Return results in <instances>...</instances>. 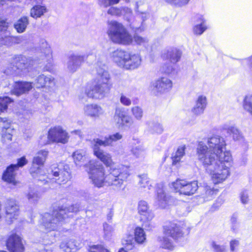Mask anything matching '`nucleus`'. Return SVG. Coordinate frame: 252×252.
<instances>
[{
	"label": "nucleus",
	"mask_w": 252,
	"mask_h": 252,
	"mask_svg": "<svg viewBox=\"0 0 252 252\" xmlns=\"http://www.w3.org/2000/svg\"><path fill=\"white\" fill-rule=\"evenodd\" d=\"M123 135L119 132L105 137L104 140L94 138L92 141L94 155L101 161L104 164L109 167L107 174L105 173V168L101 164H96L94 161H90L87 172L89 179L92 184L100 188L105 186H111L116 189H120L124 183L130 175L129 169L123 165L114 166V162L111 155L100 149V146H112L113 143L121 139Z\"/></svg>",
	"instance_id": "nucleus-1"
},
{
	"label": "nucleus",
	"mask_w": 252,
	"mask_h": 252,
	"mask_svg": "<svg viewBox=\"0 0 252 252\" xmlns=\"http://www.w3.org/2000/svg\"><path fill=\"white\" fill-rule=\"evenodd\" d=\"M123 135L119 132L105 137L104 140L94 138L92 141L94 155L101 161L104 164L109 167L107 174L105 173V168L101 164H96L94 161H90L87 172L89 179L92 184L100 188L105 186H111L116 189H120L124 183L130 175L129 169L123 165L114 166V162L111 155L100 149V146H112L113 143L121 139Z\"/></svg>",
	"instance_id": "nucleus-2"
},
{
	"label": "nucleus",
	"mask_w": 252,
	"mask_h": 252,
	"mask_svg": "<svg viewBox=\"0 0 252 252\" xmlns=\"http://www.w3.org/2000/svg\"><path fill=\"white\" fill-rule=\"evenodd\" d=\"M207 145L199 142L196 148L198 160L209 173L213 182H224L230 175L232 158L229 152L224 151L226 142L223 137L213 135L207 139Z\"/></svg>",
	"instance_id": "nucleus-3"
},
{
	"label": "nucleus",
	"mask_w": 252,
	"mask_h": 252,
	"mask_svg": "<svg viewBox=\"0 0 252 252\" xmlns=\"http://www.w3.org/2000/svg\"><path fill=\"white\" fill-rule=\"evenodd\" d=\"M106 57L102 55L97 59L95 69L99 78L85 90L88 97L101 99L109 92L112 84L109 81L110 75L106 70Z\"/></svg>",
	"instance_id": "nucleus-4"
},
{
	"label": "nucleus",
	"mask_w": 252,
	"mask_h": 252,
	"mask_svg": "<svg viewBox=\"0 0 252 252\" xmlns=\"http://www.w3.org/2000/svg\"><path fill=\"white\" fill-rule=\"evenodd\" d=\"M80 206L75 204L68 207L62 206L58 210L54 211L52 214L45 213L42 217V226L48 231L56 230L62 222L73 216L72 213L80 210Z\"/></svg>",
	"instance_id": "nucleus-5"
},
{
	"label": "nucleus",
	"mask_w": 252,
	"mask_h": 252,
	"mask_svg": "<svg viewBox=\"0 0 252 252\" xmlns=\"http://www.w3.org/2000/svg\"><path fill=\"white\" fill-rule=\"evenodd\" d=\"M47 171V174L40 176L38 181L44 184H49L50 188L54 183L64 184L70 178L69 166L63 163L52 164Z\"/></svg>",
	"instance_id": "nucleus-6"
},
{
	"label": "nucleus",
	"mask_w": 252,
	"mask_h": 252,
	"mask_svg": "<svg viewBox=\"0 0 252 252\" xmlns=\"http://www.w3.org/2000/svg\"><path fill=\"white\" fill-rule=\"evenodd\" d=\"M107 33L114 43L129 45L132 42V36L122 24L116 21H108Z\"/></svg>",
	"instance_id": "nucleus-7"
},
{
	"label": "nucleus",
	"mask_w": 252,
	"mask_h": 252,
	"mask_svg": "<svg viewBox=\"0 0 252 252\" xmlns=\"http://www.w3.org/2000/svg\"><path fill=\"white\" fill-rule=\"evenodd\" d=\"M33 61L23 55L15 56L4 70L7 75H17L28 72L32 65Z\"/></svg>",
	"instance_id": "nucleus-8"
},
{
	"label": "nucleus",
	"mask_w": 252,
	"mask_h": 252,
	"mask_svg": "<svg viewBox=\"0 0 252 252\" xmlns=\"http://www.w3.org/2000/svg\"><path fill=\"white\" fill-rule=\"evenodd\" d=\"M165 236L163 238L161 242V247L166 249L172 250L174 245L171 239L168 238L170 236L174 240H178L181 238L183 233L179 226L175 223H171L164 227Z\"/></svg>",
	"instance_id": "nucleus-9"
},
{
	"label": "nucleus",
	"mask_w": 252,
	"mask_h": 252,
	"mask_svg": "<svg viewBox=\"0 0 252 252\" xmlns=\"http://www.w3.org/2000/svg\"><path fill=\"white\" fill-rule=\"evenodd\" d=\"M171 188L180 194L190 196L194 194L198 188L196 181L189 182L185 180L177 179L171 183Z\"/></svg>",
	"instance_id": "nucleus-10"
},
{
	"label": "nucleus",
	"mask_w": 252,
	"mask_h": 252,
	"mask_svg": "<svg viewBox=\"0 0 252 252\" xmlns=\"http://www.w3.org/2000/svg\"><path fill=\"white\" fill-rule=\"evenodd\" d=\"M172 87V81L167 77H160L151 82L149 90L157 96L168 92Z\"/></svg>",
	"instance_id": "nucleus-11"
},
{
	"label": "nucleus",
	"mask_w": 252,
	"mask_h": 252,
	"mask_svg": "<svg viewBox=\"0 0 252 252\" xmlns=\"http://www.w3.org/2000/svg\"><path fill=\"white\" fill-rule=\"evenodd\" d=\"M138 212L140 215V220L142 226L147 230L153 227L152 220L154 217L153 212L150 210L148 203L144 200H140L138 204Z\"/></svg>",
	"instance_id": "nucleus-12"
},
{
	"label": "nucleus",
	"mask_w": 252,
	"mask_h": 252,
	"mask_svg": "<svg viewBox=\"0 0 252 252\" xmlns=\"http://www.w3.org/2000/svg\"><path fill=\"white\" fill-rule=\"evenodd\" d=\"M48 155V151L46 150H41L37 152L36 156L33 158L32 166L30 171L33 178H37L38 180L41 176H44L40 168L42 166Z\"/></svg>",
	"instance_id": "nucleus-13"
},
{
	"label": "nucleus",
	"mask_w": 252,
	"mask_h": 252,
	"mask_svg": "<svg viewBox=\"0 0 252 252\" xmlns=\"http://www.w3.org/2000/svg\"><path fill=\"white\" fill-rule=\"evenodd\" d=\"M47 138L52 142L65 144L68 141L69 135L62 126H58L49 129Z\"/></svg>",
	"instance_id": "nucleus-14"
},
{
	"label": "nucleus",
	"mask_w": 252,
	"mask_h": 252,
	"mask_svg": "<svg viewBox=\"0 0 252 252\" xmlns=\"http://www.w3.org/2000/svg\"><path fill=\"white\" fill-rule=\"evenodd\" d=\"M135 13V17H133L130 21L128 22L129 26L135 32H143L146 28L145 22L149 17V14H145V15H144V14L138 13V12Z\"/></svg>",
	"instance_id": "nucleus-15"
},
{
	"label": "nucleus",
	"mask_w": 252,
	"mask_h": 252,
	"mask_svg": "<svg viewBox=\"0 0 252 252\" xmlns=\"http://www.w3.org/2000/svg\"><path fill=\"white\" fill-rule=\"evenodd\" d=\"M37 54L42 62L50 63L52 58L50 46L45 39H40L37 46Z\"/></svg>",
	"instance_id": "nucleus-16"
},
{
	"label": "nucleus",
	"mask_w": 252,
	"mask_h": 252,
	"mask_svg": "<svg viewBox=\"0 0 252 252\" xmlns=\"http://www.w3.org/2000/svg\"><path fill=\"white\" fill-rule=\"evenodd\" d=\"M6 220L8 223H11L19 214V207L17 202L14 199L7 201L5 207Z\"/></svg>",
	"instance_id": "nucleus-17"
},
{
	"label": "nucleus",
	"mask_w": 252,
	"mask_h": 252,
	"mask_svg": "<svg viewBox=\"0 0 252 252\" xmlns=\"http://www.w3.org/2000/svg\"><path fill=\"white\" fill-rule=\"evenodd\" d=\"M13 129L10 126V123L6 118H0V134L2 141H10L12 140Z\"/></svg>",
	"instance_id": "nucleus-18"
},
{
	"label": "nucleus",
	"mask_w": 252,
	"mask_h": 252,
	"mask_svg": "<svg viewBox=\"0 0 252 252\" xmlns=\"http://www.w3.org/2000/svg\"><path fill=\"white\" fill-rule=\"evenodd\" d=\"M7 247L11 252H24V247L21 238L16 234H12L8 238Z\"/></svg>",
	"instance_id": "nucleus-19"
},
{
	"label": "nucleus",
	"mask_w": 252,
	"mask_h": 252,
	"mask_svg": "<svg viewBox=\"0 0 252 252\" xmlns=\"http://www.w3.org/2000/svg\"><path fill=\"white\" fill-rule=\"evenodd\" d=\"M128 51L117 49L110 54V58L118 66L124 68L128 57Z\"/></svg>",
	"instance_id": "nucleus-20"
},
{
	"label": "nucleus",
	"mask_w": 252,
	"mask_h": 252,
	"mask_svg": "<svg viewBox=\"0 0 252 252\" xmlns=\"http://www.w3.org/2000/svg\"><path fill=\"white\" fill-rule=\"evenodd\" d=\"M114 121L119 126H128L132 123L131 118L125 114L124 109L120 108L115 110Z\"/></svg>",
	"instance_id": "nucleus-21"
},
{
	"label": "nucleus",
	"mask_w": 252,
	"mask_h": 252,
	"mask_svg": "<svg viewBox=\"0 0 252 252\" xmlns=\"http://www.w3.org/2000/svg\"><path fill=\"white\" fill-rule=\"evenodd\" d=\"M141 57L139 54L129 52L124 68L126 70L137 69L141 65Z\"/></svg>",
	"instance_id": "nucleus-22"
},
{
	"label": "nucleus",
	"mask_w": 252,
	"mask_h": 252,
	"mask_svg": "<svg viewBox=\"0 0 252 252\" xmlns=\"http://www.w3.org/2000/svg\"><path fill=\"white\" fill-rule=\"evenodd\" d=\"M83 110L86 116L94 119L98 118L104 113L102 107L96 104L86 105Z\"/></svg>",
	"instance_id": "nucleus-23"
},
{
	"label": "nucleus",
	"mask_w": 252,
	"mask_h": 252,
	"mask_svg": "<svg viewBox=\"0 0 252 252\" xmlns=\"http://www.w3.org/2000/svg\"><path fill=\"white\" fill-rule=\"evenodd\" d=\"M221 130L226 131L228 134L232 135L235 141H239L243 139V136L239 129L231 122H227L221 126Z\"/></svg>",
	"instance_id": "nucleus-24"
},
{
	"label": "nucleus",
	"mask_w": 252,
	"mask_h": 252,
	"mask_svg": "<svg viewBox=\"0 0 252 252\" xmlns=\"http://www.w3.org/2000/svg\"><path fill=\"white\" fill-rule=\"evenodd\" d=\"M86 56L83 55L73 54L69 58L67 68L71 72H75L84 62Z\"/></svg>",
	"instance_id": "nucleus-25"
},
{
	"label": "nucleus",
	"mask_w": 252,
	"mask_h": 252,
	"mask_svg": "<svg viewBox=\"0 0 252 252\" xmlns=\"http://www.w3.org/2000/svg\"><path fill=\"white\" fill-rule=\"evenodd\" d=\"M140 141L138 139L133 138L130 142L131 152L132 155L136 158H144L146 155V150L142 145L139 144Z\"/></svg>",
	"instance_id": "nucleus-26"
},
{
	"label": "nucleus",
	"mask_w": 252,
	"mask_h": 252,
	"mask_svg": "<svg viewBox=\"0 0 252 252\" xmlns=\"http://www.w3.org/2000/svg\"><path fill=\"white\" fill-rule=\"evenodd\" d=\"M207 104L206 97L203 95H199L195 101V105L191 109L192 113L196 116L203 114Z\"/></svg>",
	"instance_id": "nucleus-27"
},
{
	"label": "nucleus",
	"mask_w": 252,
	"mask_h": 252,
	"mask_svg": "<svg viewBox=\"0 0 252 252\" xmlns=\"http://www.w3.org/2000/svg\"><path fill=\"white\" fill-rule=\"evenodd\" d=\"M25 40L23 36H10V32H6L4 36H1L0 38V45L10 46L13 43L20 44Z\"/></svg>",
	"instance_id": "nucleus-28"
},
{
	"label": "nucleus",
	"mask_w": 252,
	"mask_h": 252,
	"mask_svg": "<svg viewBox=\"0 0 252 252\" xmlns=\"http://www.w3.org/2000/svg\"><path fill=\"white\" fill-rule=\"evenodd\" d=\"M54 79L50 76H47L43 74L39 75L35 80L33 83L37 88L45 87H50L54 85Z\"/></svg>",
	"instance_id": "nucleus-29"
},
{
	"label": "nucleus",
	"mask_w": 252,
	"mask_h": 252,
	"mask_svg": "<svg viewBox=\"0 0 252 252\" xmlns=\"http://www.w3.org/2000/svg\"><path fill=\"white\" fill-rule=\"evenodd\" d=\"M14 167L15 166L12 164L8 166L3 173L2 179L8 183L16 185L18 182L15 180V176L17 170Z\"/></svg>",
	"instance_id": "nucleus-30"
},
{
	"label": "nucleus",
	"mask_w": 252,
	"mask_h": 252,
	"mask_svg": "<svg viewBox=\"0 0 252 252\" xmlns=\"http://www.w3.org/2000/svg\"><path fill=\"white\" fill-rule=\"evenodd\" d=\"M32 84L31 82H16L12 91V93L17 96H19L21 94L29 92L32 88Z\"/></svg>",
	"instance_id": "nucleus-31"
},
{
	"label": "nucleus",
	"mask_w": 252,
	"mask_h": 252,
	"mask_svg": "<svg viewBox=\"0 0 252 252\" xmlns=\"http://www.w3.org/2000/svg\"><path fill=\"white\" fill-rule=\"evenodd\" d=\"M29 25V17L22 16L14 24V27L17 32L20 33L25 32L28 26Z\"/></svg>",
	"instance_id": "nucleus-32"
},
{
	"label": "nucleus",
	"mask_w": 252,
	"mask_h": 252,
	"mask_svg": "<svg viewBox=\"0 0 252 252\" xmlns=\"http://www.w3.org/2000/svg\"><path fill=\"white\" fill-rule=\"evenodd\" d=\"M156 205L160 208H165L168 204V197L163 189H159L157 190V196L156 201Z\"/></svg>",
	"instance_id": "nucleus-33"
},
{
	"label": "nucleus",
	"mask_w": 252,
	"mask_h": 252,
	"mask_svg": "<svg viewBox=\"0 0 252 252\" xmlns=\"http://www.w3.org/2000/svg\"><path fill=\"white\" fill-rule=\"evenodd\" d=\"M182 56V52L177 48H172L168 50L166 55V58L172 64L178 62Z\"/></svg>",
	"instance_id": "nucleus-34"
},
{
	"label": "nucleus",
	"mask_w": 252,
	"mask_h": 252,
	"mask_svg": "<svg viewBox=\"0 0 252 252\" xmlns=\"http://www.w3.org/2000/svg\"><path fill=\"white\" fill-rule=\"evenodd\" d=\"M147 124L148 131L152 134H160L164 130L162 125L157 121H149Z\"/></svg>",
	"instance_id": "nucleus-35"
},
{
	"label": "nucleus",
	"mask_w": 252,
	"mask_h": 252,
	"mask_svg": "<svg viewBox=\"0 0 252 252\" xmlns=\"http://www.w3.org/2000/svg\"><path fill=\"white\" fill-rule=\"evenodd\" d=\"M47 12V9L45 5L36 4L31 9L30 16L34 19H37L41 17Z\"/></svg>",
	"instance_id": "nucleus-36"
},
{
	"label": "nucleus",
	"mask_w": 252,
	"mask_h": 252,
	"mask_svg": "<svg viewBox=\"0 0 252 252\" xmlns=\"http://www.w3.org/2000/svg\"><path fill=\"white\" fill-rule=\"evenodd\" d=\"M72 157L75 164L81 166L86 160L87 154L84 150H78L73 153Z\"/></svg>",
	"instance_id": "nucleus-37"
},
{
	"label": "nucleus",
	"mask_w": 252,
	"mask_h": 252,
	"mask_svg": "<svg viewBox=\"0 0 252 252\" xmlns=\"http://www.w3.org/2000/svg\"><path fill=\"white\" fill-rule=\"evenodd\" d=\"M186 147L185 145L178 147L177 151L173 153L172 156V164L176 165L181 161V159L185 155V149Z\"/></svg>",
	"instance_id": "nucleus-38"
},
{
	"label": "nucleus",
	"mask_w": 252,
	"mask_h": 252,
	"mask_svg": "<svg viewBox=\"0 0 252 252\" xmlns=\"http://www.w3.org/2000/svg\"><path fill=\"white\" fill-rule=\"evenodd\" d=\"M198 24L194 26L193 31L194 34L196 35H201L207 29L204 22V20L202 16H198Z\"/></svg>",
	"instance_id": "nucleus-39"
},
{
	"label": "nucleus",
	"mask_w": 252,
	"mask_h": 252,
	"mask_svg": "<svg viewBox=\"0 0 252 252\" xmlns=\"http://www.w3.org/2000/svg\"><path fill=\"white\" fill-rule=\"evenodd\" d=\"M77 247L76 242L73 239L63 241L60 245V248L65 252H71L72 250L75 249Z\"/></svg>",
	"instance_id": "nucleus-40"
},
{
	"label": "nucleus",
	"mask_w": 252,
	"mask_h": 252,
	"mask_svg": "<svg viewBox=\"0 0 252 252\" xmlns=\"http://www.w3.org/2000/svg\"><path fill=\"white\" fill-rule=\"evenodd\" d=\"M135 241L138 244H142L146 240V235L143 228L137 227L134 230Z\"/></svg>",
	"instance_id": "nucleus-41"
},
{
	"label": "nucleus",
	"mask_w": 252,
	"mask_h": 252,
	"mask_svg": "<svg viewBox=\"0 0 252 252\" xmlns=\"http://www.w3.org/2000/svg\"><path fill=\"white\" fill-rule=\"evenodd\" d=\"M205 193L203 194V197L206 201L212 199L213 196L217 194L218 190L215 189L211 186H206L204 187Z\"/></svg>",
	"instance_id": "nucleus-42"
},
{
	"label": "nucleus",
	"mask_w": 252,
	"mask_h": 252,
	"mask_svg": "<svg viewBox=\"0 0 252 252\" xmlns=\"http://www.w3.org/2000/svg\"><path fill=\"white\" fill-rule=\"evenodd\" d=\"M134 241L132 236H127V238L124 240L123 244L125 245V248L121 249L118 252H127L134 247Z\"/></svg>",
	"instance_id": "nucleus-43"
},
{
	"label": "nucleus",
	"mask_w": 252,
	"mask_h": 252,
	"mask_svg": "<svg viewBox=\"0 0 252 252\" xmlns=\"http://www.w3.org/2000/svg\"><path fill=\"white\" fill-rule=\"evenodd\" d=\"M244 109L252 116V95H246L243 101Z\"/></svg>",
	"instance_id": "nucleus-44"
},
{
	"label": "nucleus",
	"mask_w": 252,
	"mask_h": 252,
	"mask_svg": "<svg viewBox=\"0 0 252 252\" xmlns=\"http://www.w3.org/2000/svg\"><path fill=\"white\" fill-rule=\"evenodd\" d=\"M139 184L140 187L143 189H150L152 187L151 184L150 183V180L147 175H142L139 176Z\"/></svg>",
	"instance_id": "nucleus-45"
},
{
	"label": "nucleus",
	"mask_w": 252,
	"mask_h": 252,
	"mask_svg": "<svg viewBox=\"0 0 252 252\" xmlns=\"http://www.w3.org/2000/svg\"><path fill=\"white\" fill-rule=\"evenodd\" d=\"M210 246L214 252H227L225 245H220L215 241H212Z\"/></svg>",
	"instance_id": "nucleus-46"
},
{
	"label": "nucleus",
	"mask_w": 252,
	"mask_h": 252,
	"mask_svg": "<svg viewBox=\"0 0 252 252\" xmlns=\"http://www.w3.org/2000/svg\"><path fill=\"white\" fill-rule=\"evenodd\" d=\"M131 112L133 117L137 120H141L143 116V110L142 108L138 106L132 107L131 108Z\"/></svg>",
	"instance_id": "nucleus-47"
},
{
	"label": "nucleus",
	"mask_w": 252,
	"mask_h": 252,
	"mask_svg": "<svg viewBox=\"0 0 252 252\" xmlns=\"http://www.w3.org/2000/svg\"><path fill=\"white\" fill-rule=\"evenodd\" d=\"M231 230L234 233H237L240 227V223L238 221V216L234 214L230 219Z\"/></svg>",
	"instance_id": "nucleus-48"
},
{
	"label": "nucleus",
	"mask_w": 252,
	"mask_h": 252,
	"mask_svg": "<svg viewBox=\"0 0 252 252\" xmlns=\"http://www.w3.org/2000/svg\"><path fill=\"white\" fill-rule=\"evenodd\" d=\"M121 16H123L124 19L127 22L130 21L133 17V12L131 8L124 6L121 7Z\"/></svg>",
	"instance_id": "nucleus-49"
},
{
	"label": "nucleus",
	"mask_w": 252,
	"mask_h": 252,
	"mask_svg": "<svg viewBox=\"0 0 252 252\" xmlns=\"http://www.w3.org/2000/svg\"><path fill=\"white\" fill-rule=\"evenodd\" d=\"M11 102V99L8 96L0 97V113L6 111L8 104Z\"/></svg>",
	"instance_id": "nucleus-50"
},
{
	"label": "nucleus",
	"mask_w": 252,
	"mask_h": 252,
	"mask_svg": "<svg viewBox=\"0 0 252 252\" xmlns=\"http://www.w3.org/2000/svg\"><path fill=\"white\" fill-rule=\"evenodd\" d=\"M8 27V23L6 20L3 18H0V38L2 36H4L6 32H9L7 31Z\"/></svg>",
	"instance_id": "nucleus-51"
},
{
	"label": "nucleus",
	"mask_w": 252,
	"mask_h": 252,
	"mask_svg": "<svg viewBox=\"0 0 252 252\" xmlns=\"http://www.w3.org/2000/svg\"><path fill=\"white\" fill-rule=\"evenodd\" d=\"M133 40L136 44L143 46H146L149 41L147 38L141 36L137 34H135L134 35V36L132 38V41Z\"/></svg>",
	"instance_id": "nucleus-52"
},
{
	"label": "nucleus",
	"mask_w": 252,
	"mask_h": 252,
	"mask_svg": "<svg viewBox=\"0 0 252 252\" xmlns=\"http://www.w3.org/2000/svg\"><path fill=\"white\" fill-rule=\"evenodd\" d=\"M165 2L177 7H182L187 5L190 0H164Z\"/></svg>",
	"instance_id": "nucleus-53"
},
{
	"label": "nucleus",
	"mask_w": 252,
	"mask_h": 252,
	"mask_svg": "<svg viewBox=\"0 0 252 252\" xmlns=\"http://www.w3.org/2000/svg\"><path fill=\"white\" fill-rule=\"evenodd\" d=\"M29 201L32 203H35L40 198L39 195L36 191L31 190L27 195Z\"/></svg>",
	"instance_id": "nucleus-54"
},
{
	"label": "nucleus",
	"mask_w": 252,
	"mask_h": 252,
	"mask_svg": "<svg viewBox=\"0 0 252 252\" xmlns=\"http://www.w3.org/2000/svg\"><path fill=\"white\" fill-rule=\"evenodd\" d=\"M121 7H117L114 6L110 7L107 10L108 14L114 16H121Z\"/></svg>",
	"instance_id": "nucleus-55"
},
{
	"label": "nucleus",
	"mask_w": 252,
	"mask_h": 252,
	"mask_svg": "<svg viewBox=\"0 0 252 252\" xmlns=\"http://www.w3.org/2000/svg\"><path fill=\"white\" fill-rule=\"evenodd\" d=\"M241 63L243 67L252 70V55L249 58L241 60Z\"/></svg>",
	"instance_id": "nucleus-56"
},
{
	"label": "nucleus",
	"mask_w": 252,
	"mask_h": 252,
	"mask_svg": "<svg viewBox=\"0 0 252 252\" xmlns=\"http://www.w3.org/2000/svg\"><path fill=\"white\" fill-rule=\"evenodd\" d=\"M103 231L104 237L106 238H109L113 231V228L111 225L107 223H104L103 224Z\"/></svg>",
	"instance_id": "nucleus-57"
},
{
	"label": "nucleus",
	"mask_w": 252,
	"mask_h": 252,
	"mask_svg": "<svg viewBox=\"0 0 252 252\" xmlns=\"http://www.w3.org/2000/svg\"><path fill=\"white\" fill-rule=\"evenodd\" d=\"M240 245L239 240L234 239L231 240L229 242L230 252H236Z\"/></svg>",
	"instance_id": "nucleus-58"
},
{
	"label": "nucleus",
	"mask_w": 252,
	"mask_h": 252,
	"mask_svg": "<svg viewBox=\"0 0 252 252\" xmlns=\"http://www.w3.org/2000/svg\"><path fill=\"white\" fill-rule=\"evenodd\" d=\"M240 198L242 204H248L249 202V195L248 191L242 190L240 193Z\"/></svg>",
	"instance_id": "nucleus-59"
},
{
	"label": "nucleus",
	"mask_w": 252,
	"mask_h": 252,
	"mask_svg": "<svg viewBox=\"0 0 252 252\" xmlns=\"http://www.w3.org/2000/svg\"><path fill=\"white\" fill-rule=\"evenodd\" d=\"M90 252H109L107 249H105L101 245H92L90 246Z\"/></svg>",
	"instance_id": "nucleus-60"
},
{
	"label": "nucleus",
	"mask_w": 252,
	"mask_h": 252,
	"mask_svg": "<svg viewBox=\"0 0 252 252\" xmlns=\"http://www.w3.org/2000/svg\"><path fill=\"white\" fill-rule=\"evenodd\" d=\"M27 163L28 160L26 159V158L25 157H23L18 159L17 164H12V165L15 166L14 167L18 170L19 167H23L25 165L27 164Z\"/></svg>",
	"instance_id": "nucleus-61"
},
{
	"label": "nucleus",
	"mask_w": 252,
	"mask_h": 252,
	"mask_svg": "<svg viewBox=\"0 0 252 252\" xmlns=\"http://www.w3.org/2000/svg\"><path fill=\"white\" fill-rule=\"evenodd\" d=\"M120 101L121 103L125 106H128L131 104V99L123 94L121 95Z\"/></svg>",
	"instance_id": "nucleus-62"
},
{
	"label": "nucleus",
	"mask_w": 252,
	"mask_h": 252,
	"mask_svg": "<svg viewBox=\"0 0 252 252\" xmlns=\"http://www.w3.org/2000/svg\"><path fill=\"white\" fill-rule=\"evenodd\" d=\"M173 64H172L171 63L170 64H164L162 66V70H163V71L165 73H167V74L171 73L173 72V70H174Z\"/></svg>",
	"instance_id": "nucleus-63"
},
{
	"label": "nucleus",
	"mask_w": 252,
	"mask_h": 252,
	"mask_svg": "<svg viewBox=\"0 0 252 252\" xmlns=\"http://www.w3.org/2000/svg\"><path fill=\"white\" fill-rule=\"evenodd\" d=\"M71 134H75L79 136L80 137L82 136V132L80 129L74 130L71 131Z\"/></svg>",
	"instance_id": "nucleus-64"
}]
</instances>
